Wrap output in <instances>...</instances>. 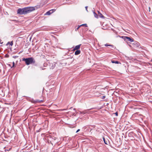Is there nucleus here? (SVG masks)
<instances>
[{
    "label": "nucleus",
    "instance_id": "29",
    "mask_svg": "<svg viewBox=\"0 0 152 152\" xmlns=\"http://www.w3.org/2000/svg\"><path fill=\"white\" fill-rule=\"evenodd\" d=\"M22 52H23V51H21L20 52L18 53V54H20V53H21Z\"/></svg>",
    "mask_w": 152,
    "mask_h": 152
},
{
    "label": "nucleus",
    "instance_id": "2",
    "mask_svg": "<svg viewBox=\"0 0 152 152\" xmlns=\"http://www.w3.org/2000/svg\"><path fill=\"white\" fill-rule=\"evenodd\" d=\"M22 61H24L26 65H27L34 64L35 62V60L33 57L23 58Z\"/></svg>",
    "mask_w": 152,
    "mask_h": 152
},
{
    "label": "nucleus",
    "instance_id": "33",
    "mask_svg": "<svg viewBox=\"0 0 152 152\" xmlns=\"http://www.w3.org/2000/svg\"><path fill=\"white\" fill-rule=\"evenodd\" d=\"M42 69L43 70V69Z\"/></svg>",
    "mask_w": 152,
    "mask_h": 152
},
{
    "label": "nucleus",
    "instance_id": "31",
    "mask_svg": "<svg viewBox=\"0 0 152 152\" xmlns=\"http://www.w3.org/2000/svg\"><path fill=\"white\" fill-rule=\"evenodd\" d=\"M73 110H75V111H76V109L75 108H74V109H73Z\"/></svg>",
    "mask_w": 152,
    "mask_h": 152
},
{
    "label": "nucleus",
    "instance_id": "22",
    "mask_svg": "<svg viewBox=\"0 0 152 152\" xmlns=\"http://www.w3.org/2000/svg\"><path fill=\"white\" fill-rule=\"evenodd\" d=\"M105 97V96H103L102 97V99H104Z\"/></svg>",
    "mask_w": 152,
    "mask_h": 152
},
{
    "label": "nucleus",
    "instance_id": "5",
    "mask_svg": "<svg viewBox=\"0 0 152 152\" xmlns=\"http://www.w3.org/2000/svg\"><path fill=\"white\" fill-rule=\"evenodd\" d=\"M134 41V39H133L131 38L130 37L126 36L125 41L126 42H127L129 41L130 42H133Z\"/></svg>",
    "mask_w": 152,
    "mask_h": 152
},
{
    "label": "nucleus",
    "instance_id": "1",
    "mask_svg": "<svg viewBox=\"0 0 152 152\" xmlns=\"http://www.w3.org/2000/svg\"><path fill=\"white\" fill-rule=\"evenodd\" d=\"M40 7V6L37 5L35 7H28L22 8H19L17 10V13L18 14L20 15H25L37 9Z\"/></svg>",
    "mask_w": 152,
    "mask_h": 152
},
{
    "label": "nucleus",
    "instance_id": "8",
    "mask_svg": "<svg viewBox=\"0 0 152 152\" xmlns=\"http://www.w3.org/2000/svg\"><path fill=\"white\" fill-rule=\"evenodd\" d=\"M81 45V44H80L78 45H76L74 48L73 49V50H79V49H80Z\"/></svg>",
    "mask_w": 152,
    "mask_h": 152
},
{
    "label": "nucleus",
    "instance_id": "25",
    "mask_svg": "<svg viewBox=\"0 0 152 152\" xmlns=\"http://www.w3.org/2000/svg\"><path fill=\"white\" fill-rule=\"evenodd\" d=\"M115 114L116 116H117L118 115V113L117 112H116L115 113Z\"/></svg>",
    "mask_w": 152,
    "mask_h": 152
},
{
    "label": "nucleus",
    "instance_id": "21",
    "mask_svg": "<svg viewBox=\"0 0 152 152\" xmlns=\"http://www.w3.org/2000/svg\"><path fill=\"white\" fill-rule=\"evenodd\" d=\"M9 57V56L8 54H6L5 55V57L8 58Z\"/></svg>",
    "mask_w": 152,
    "mask_h": 152
},
{
    "label": "nucleus",
    "instance_id": "15",
    "mask_svg": "<svg viewBox=\"0 0 152 152\" xmlns=\"http://www.w3.org/2000/svg\"><path fill=\"white\" fill-rule=\"evenodd\" d=\"M104 46H111L112 47V48H114V46L112 45H108V44H105L104 45Z\"/></svg>",
    "mask_w": 152,
    "mask_h": 152
},
{
    "label": "nucleus",
    "instance_id": "4",
    "mask_svg": "<svg viewBox=\"0 0 152 152\" xmlns=\"http://www.w3.org/2000/svg\"><path fill=\"white\" fill-rule=\"evenodd\" d=\"M93 109V108H92L90 109L85 110L83 111H80V114H83V115H84L86 113H88L89 112V111Z\"/></svg>",
    "mask_w": 152,
    "mask_h": 152
},
{
    "label": "nucleus",
    "instance_id": "20",
    "mask_svg": "<svg viewBox=\"0 0 152 152\" xmlns=\"http://www.w3.org/2000/svg\"><path fill=\"white\" fill-rule=\"evenodd\" d=\"M9 21H13L15 23L17 22V21H16L15 20V19H14V20L10 19Z\"/></svg>",
    "mask_w": 152,
    "mask_h": 152
},
{
    "label": "nucleus",
    "instance_id": "18",
    "mask_svg": "<svg viewBox=\"0 0 152 152\" xmlns=\"http://www.w3.org/2000/svg\"><path fill=\"white\" fill-rule=\"evenodd\" d=\"M126 37V36H119V37L123 39L125 41Z\"/></svg>",
    "mask_w": 152,
    "mask_h": 152
},
{
    "label": "nucleus",
    "instance_id": "9",
    "mask_svg": "<svg viewBox=\"0 0 152 152\" xmlns=\"http://www.w3.org/2000/svg\"><path fill=\"white\" fill-rule=\"evenodd\" d=\"M50 69H53L55 67L56 64H55L54 63L52 64H50Z\"/></svg>",
    "mask_w": 152,
    "mask_h": 152
},
{
    "label": "nucleus",
    "instance_id": "23",
    "mask_svg": "<svg viewBox=\"0 0 152 152\" xmlns=\"http://www.w3.org/2000/svg\"><path fill=\"white\" fill-rule=\"evenodd\" d=\"M88 7V6H86V7H85V8H86V11H87V12H88V10H87Z\"/></svg>",
    "mask_w": 152,
    "mask_h": 152
},
{
    "label": "nucleus",
    "instance_id": "32",
    "mask_svg": "<svg viewBox=\"0 0 152 152\" xmlns=\"http://www.w3.org/2000/svg\"><path fill=\"white\" fill-rule=\"evenodd\" d=\"M119 36H119V35H118V36H116V37H119Z\"/></svg>",
    "mask_w": 152,
    "mask_h": 152
},
{
    "label": "nucleus",
    "instance_id": "3",
    "mask_svg": "<svg viewBox=\"0 0 152 152\" xmlns=\"http://www.w3.org/2000/svg\"><path fill=\"white\" fill-rule=\"evenodd\" d=\"M56 139V137H52L51 135H49L47 137V141L48 143H51L53 145V143L55 142Z\"/></svg>",
    "mask_w": 152,
    "mask_h": 152
},
{
    "label": "nucleus",
    "instance_id": "26",
    "mask_svg": "<svg viewBox=\"0 0 152 152\" xmlns=\"http://www.w3.org/2000/svg\"><path fill=\"white\" fill-rule=\"evenodd\" d=\"M80 129H78L76 132V133H77L78 132L80 131Z\"/></svg>",
    "mask_w": 152,
    "mask_h": 152
},
{
    "label": "nucleus",
    "instance_id": "16",
    "mask_svg": "<svg viewBox=\"0 0 152 152\" xmlns=\"http://www.w3.org/2000/svg\"><path fill=\"white\" fill-rule=\"evenodd\" d=\"M103 140L104 141V143L105 144H106V145H107V141H106L105 140V139L104 138V137H103Z\"/></svg>",
    "mask_w": 152,
    "mask_h": 152
},
{
    "label": "nucleus",
    "instance_id": "28",
    "mask_svg": "<svg viewBox=\"0 0 152 152\" xmlns=\"http://www.w3.org/2000/svg\"><path fill=\"white\" fill-rule=\"evenodd\" d=\"M15 65V63L14 62H13V67Z\"/></svg>",
    "mask_w": 152,
    "mask_h": 152
},
{
    "label": "nucleus",
    "instance_id": "11",
    "mask_svg": "<svg viewBox=\"0 0 152 152\" xmlns=\"http://www.w3.org/2000/svg\"><path fill=\"white\" fill-rule=\"evenodd\" d=\"M98 12L100 17L103 18H104V17L99 11H98Z\"/></svg>",
    "mask_w": 152,
    "mask_h": 152
},
{
    "label": "nucleus",
    "instance_id": "12",
    "mask_svg": "<svg viewBox=\"0 0 152 152\" xmlns=\"http://www.w3.org/2000/svg\"><path fill=\"white\" fill-rule=\"evenodd\" d=\"M111 62L113 63H115V64H121L120 62L118 61H115L114 60H112Z\"/></svg>",
    "mask_w": 152,
    "mask_h": 152
},
{
    "label": "nucleus",
    "instance_id": "6",
    "mask_svg": "<svg viewBox=\"0 0 152 152\" xmlns=\"http://www.w3.org/2000/svg\"><path fill=\"white\" fill-rule=\"evenodd\" d=\"M55 10L53 9L52 10H51L50 11H49L47 12L46 13V15H49L50 14L53 13V11H55Z\"/></svg>",
    "mask_w": 152,
    "mask_h": 152
},
{
    "label": "nucleus",
    "instance_id": "10",
    "mask_svg": "<svg viewBox=\"0 0 152 152\" xmlns=\"http://www.w3.org/2000/svg\"><path fill=\"white\" fill-rule=\"evenodd\" d=\"M81 51L80 50H76L75 52V54L76 55H78L80 53Z\"/></svg>",
    "mask_w": 152,
    "mask_h": 152
},
{
    "label": "nucleus",
    "instance_id": "17",
    "mask_svg": "<svg viewBox=\"0 0 152 152\" xmlns=\"http://www.w3.org/2000/svg\"><path fill=\"white\" fill-rule=\"evenodd\" d=\"M84 24H82L81 25H80V26H78V27H77V28H76V29H75V31H77V30H78L79 28L81 26H83V25H84ZM85 25H86V24H85Z\"/></svg>",
    "mask_w": 152,
    "mask_h": 152
},
{
    "label": "nucleus",
    "instance_id": "30",
    "mask_svg": "<svg viewBox=\"0 0 152 152\" xmlns=\"http://www.w3.org/2000/svg\"><path fill=\"white\" fill-rule=\"evenodd\" d=\"M150 9H151V8L150 7H149V12H150L151 10H150Z\"/></svg>",
    "mask_w": 152,
    "mask_h": 152
},
{
    "label": "nucleus",
    "instance_id": "24",
    "mask_svg": "<svg viewBox=\"0 0 152 152\" xmlns=\"http://www.w3.org/2000/svg\"><path fill=\"white\" fill-rule=\"evenodd\" d=\"M86 24V25H83V26H85L86 27H88V26H87V25L86 24Z\"/></svg>",
    "mask_w": 152,
    "mask_h": 152
},
{
    "label": "nucleus",
    "instance_id": "7",
    "mask_svg": "<svg viewBox=\"0 0 152 152\" xmlns=\"http://www.w3.org/2000/svg\"><path fill=\"white\" fill-rule=\"evenodd\" d=\"M133 44L136 47L139 48L140 46V44L137 41L134 42Z\"/></svg>",
    "mask_w": 152,
    "mask_h": 152
},
{
    "label": "nucleus",
    "instance_id": "27",
    "mask_svg": "<svg viewBox=\"0 0 152 152\" xmlns=\"http://www.w3.org/2000/svg\"><path fill=\"white\" fill-rule=\"evenodd\" d=\"M1 40L0 39V43L1 44H2L3 43V42H1Z\"/></svg>",
    "mask_w": 152,
    "mask_h": 152
},
{
    "label": "nucleus",
    "instance_id": "14",
    "mask_svg": "<svg viewBox=\"0 0 152 152\" xmlns=\"http://www.w3.org/2000/svg\"><path fill=\"white\" fill-rule=\"evenodd\" d=\"M93 13L94 14V17L97 18H98V15L97 14H96L95 12H93Z\"/></svg>",
    "mask_w": 152,
    "mask_h": 152
},
{
    "label": "nucleus",
    "instance_id": "19",
    "mask_svg": "<svg viewBox=\"0 0 152 152\" xmlns=\"http://www.w3.org/2000/svg\"><path fill=\"white\" fill-rule=\"evenodd\" d=\"M10 44L11 46H12L13 45V41H12L11 42H8L7 43V44Z\"/></svg>",
    "mask_w": 152,
    "mask_h": 152
},
{
    "label": "nucleus",
    "instance_id": "13",
    "mask_svg": "<svg viewBox=\"0 0 152 152\" xmlns=\"http://www.w3.org/2000/svg\"><path fill=\"white\" fill-rule=\"evenodd\" d=\"M41 102H42V100H37L34 101V103H40Z\"/></svg>",
    "mask_w": 152,
    "mask_h": 152
}]
</instances>
